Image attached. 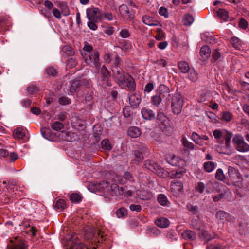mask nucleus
Listing matches in <instances>:
<instances>
[{
	"label": "nucleus",
	"instance_id": "8fccbe9b",
	"mask_svg": "<svg viewBox=\"0 0 249 249\" xmlns=\"http://www.w3.org/2000/svg\"><path fill=\"white\" fill-rule=\"evenodd\" d=\"M64 127L63 124L58 121H56L53 123L51 125V128L52 129L55 131H59L62 129Z\"/></svg>",
	"mask_w": 249,
	"mask_h": 249
},
{
	"label": "nucleus",
	"instance_id": "e2e57ef3",
	"mask_svg": "<svg viewBox=\"0 0 249 249\" xmlns=\"http://www.w3.org/2000/svg\"><path fill=\"white\" fill-rule=\"evenodd\" d=\"M220 56L221 54L220 52L217 50H214V51L213 53L212 54L213 62H216L219 58H220Z\"/></svg>",
	"mask_w": 249,
	"mask_h": 249
},
{
	"label": "nucleus",
	"instance_id": "a19ab883",
	"mask_svg": "<svg viewBox=\"0 0 249 249\" xmlns=\"http://www.w3.org/2000/svg\"><path fill=\"white\" fill-rule=\"evenodd\" d=\"M70 199L73 203H79L82 201V196L77 193H72L70 196Z\"/></svg>",
	"mask_w": 249,
	"mask_h": 249
},
{
	"label": "nucleus",
	"instance_id": "4468645a",
	"mask_svg": "<svg viewBox=\"0 0 249 249\" xmlns=\"http://www.w3.org/2000/svg\"><path fill=\"white\" fill-rule=\"evenodd\" d=\"M170 90L169 87L164 84H160L156 90V93L160 96H162L163 97L168 98L170 96Z\"/></svg>",
	"mask_w": 249,
	"mask_h": 249
},
{
	"label": "nucleus",
	"instance_id": "f3484780",
	"mask_svg": "<svg viewBox=\"0 0 249 249\" xmlns=\"http://www.w3.org/2000/svg\"><path fill=\"white\" fill-rule=\"evenodd\" d=\"M143 159V156L142 153L139 150H135L133 152L131 164L138 165L142 162Z\"/></svg>",
	"mask_w": 249,
	"mask_h": 249
},
{
	"label": "nucleus",
	"instance_id": "774afa93",
	"mask_svg": "<svg viewBox=\"0 0 249 249\" xmlns=\"http://www.w3.org/2000/svg\"><path fill=\"white\" fill-rule=\"evenodd\" d=\"M72 249H89L88 247L83 243L76 244L72 245Z\"/></svg>",
	"mask_w": 249,
	"mask_h": 249
},
{
	"label": "nucleus",
	"instance_id": "a18cd8bd",
	"mask_svg": "<svg viewBox=\"0 0 249 249\" xmlns=\"http://www.w3.org/2000/svg\"><path fill=\"white\" fill-rule=\"evenodd\" d=\"M159 124L163 130L167 129L170 127L169 118L167 117V119H163L162 121H160Z\"/></svg>",
	"mask_w": 249,
	"mask_h": 249
},
{
	"label": "nucleus",
	"instance_id": "338daca9",
	"mask_svg": "<svg viewBox=\"0 0 249 249\" xmlns=\"http://www.w3.org/2000/svg\"><path fill=\"white\" fill-rule=\"evenodd\" d=\"M120 36L122 38H127L130 36V33L127 29H122L119 33Z\"/></svg>",
	"mask_w": 249,
	"mask_h": 249
},
{
	"label": "nucleus",
	"instance_id": "f8f14e48",
	"mask_svg": "<svg viewBox=\"0 0 249 249\" xmlns=\"http://www.w3.org/2000/svg\"><path fill=\"white\" fill-rule=\"evenodd\" d=\"M101 78L103 83V84H105V86H110V74L107 67L103 65L101 69Z\"/></svg>",
	"mask_w": 249,
	"mask_h": 249
},
{
	"label": "nucleus",
	"instance_id": "de8ad7c7",
	"mask_svg": "<svg viewBox=\"0 0 249 249\" xmlns=\"http://www.w3.org/2000/svg\"><path fill=\"white\" fill-rule=\"evenodd\" d=\"M156 32L157 35L155 37L157 40H161L165 37V33L161 28H157Z\"/></svg>",
	"mask_w": 249,
	"mask_h": 249
},
{
	"label": "nucleus",
	"instance_id": "39448f33",
	"mask_svg": "<svg viewBox=\"0 0 249 249\" xmlns=\"http://www.w3.org/2000/svg\"><path fill=\"white\" fill-rule=\"evenodd\" d=\"M117 83L122 88H127L130 91H134L136 89L134 80L129 75H124Z\"/></svg>",
	"mask_w": 249,
	"mask_h": 249
},
{
	"label": "nucleus",
	"instance_id": "473e14b6",
	"mask_svg": "<svg viewBox=\"0 0 249 249\" xmlns=\"http://www.w3.org/2000/svg\"><path fill=\"white\" fill-rule=\"evenodd\" d=\"M211 50L210 48L207 46H203L200 50V55L204 58H208L210 56Z\"/></svg>",
	"mask_w": 249,
	"mask_h": 249
},
{
	"label": "nucleus",
	"instance_id": "49530a36",
	"mask_svg": "<svg viewBox=\"0 0 249 249\" xmlns=\"http://www.w3.org/2000/svg\"><path fill=\"white\" fill-rule=\"evenodd\" d=\"M215 178L220 181H224L226 177L221 169L219 168L217 170L215 173Z\"/></svg>",
	"mask_w": 249,
	"mask_h": 249
},
{
	"label": "nucleus",
	"instance_id": "4c0bfd02",
	"mask_svg": "<svg viewBox=\"0 0 249 249\" xmlns=\"http://www.w3.org/2000/svg\"><path fill=\"white\" fill-rule=\"evenodd\" d=\"M181 142L183 146L187 150H192L194 149V144L188 141L185 137L182 138Z\"/></svg>",
	"mask_w": 249,
	"mask_h": 249
},
{
	"label": "nucleus",
	"instance_id": "37998d69",
	"mask_svg": "<svg viewBox=\"0 0 249 249\" xmlns=\"http://www.w3.org/2000/svg\"><path fill=\"white\" fill-rule=\"evenodd\" d=\"M127 210L124 207L120 208L116 212V214L118 218H122L127 215Z\"/></svg>",
	"mask_w": 249,
	"mask_h": 249
},
{
	"label": "nucleus",
	"instance_id": "680f3d73",
	"mask_svg": "<svg viewBox=\"0 0 249 249\" xmlns=\"http://www.w3.org/2000/svg\"><path fill=\"white\" fill-rule=\"evenodd\" d=\"M51 129L50 128H44L41 129V134L44 138L46 139L50 140L49 135L51 133Z\"/></svg>",
	"mask_w": 249,
	"mask_h": 249
},
{
	"label": "nucleus",
	"instance_id": "72a5a7b5",
	"mask_svg": "<svg viewBox=\"0 0 249 249\" xmlns=\"http://www.w3.org/2000/svg\"><path fill=\"white\" fill-rule=\"evenodd\" d=\"M61 51L67 56H72L74 54L73 49L69 45H65L62 47Z\"/></svg>",
	"mask_w": 249,
	"mask_h": 249
},
{
	"label": "nucleus",
	"instance_id": "9d476101",
	"mask_svg": "<svg viewBox=\"0 0 249 249\" xmlns=\"http://www.w3.org/2000/svg\"><path fill=\"white\" fill-rule=\"evenodd\" d=\"M167 162L172 166L182 167L185 165V160L175 155H169L166 157Z\"/></svg>",
	"mask_w": 249,
	"mask_h": 249
},
{
	"label": "nucleus",
	"instance_id": "e433bc0d",
	"mask_svg": "<svg viewBox=\"0 0 249 249\" xmlns=\"http://www.w3.org/2000/svg\"><path fill=\"white\" fill-rule=\"evenodd\" d=\"M178 68L179 70L182 73H187L189 71V66L188 64L185 61H180L178 63Z\"/></svg>",
	"mask_w": 249,
	"mask_h": 249
},
{
	"label": "nucleus",
	"instance_id": "603ef678",
	"mask_svg": "<svg viewBox=\"0 0 249 249\" xmlns=\"http://www.w3.org/2000/svg\"><path fill=\"white\" fill-rule=\"evenodd\" d=\"M101 147L104 150H110L112 146L110 142L107 139H104L101 142Z\"/></svg>",
	"mask_w": 249,
	"mask_h": 249
},
{
	"label": "nucleus",
	"instance_id": "2f4dec72",
	"mask_svg": "<svg viewBox=\"0 0 249 249\" xmlns=\"http://www.w3.org/2000/svg\"><path fill=\"white\" fill-rule=\"evenodd\" d=\"M230 214L224 211L220 210L216 212V217L217 219L221 220H228Z\"/></svg>",
	"mask_w": 249,
	"mask_h": 249
},
{
	"label": "nucleus",
	"instance_id": "2eb2a0df",
	"mask_svg": "<svg viewBox=\"0 0 249 249\" xmlns=\"http://www.w3.org/2000/svg\"><path fill=\"white\" fill-rule=\"evenodd\" d=\"M112 71L113 72V78L116 82L122 79L124 75L123 70L120 66H112Z\"/></svg>",
	"mask_w": 249,
	"mask_h": 249
},
{
	"label": "nucleus",
	"instance_id": "c9c22d12",
	"mask_svg": "<svg viewBox=\"0 0 249 249\" xmlns=\"http://www.w3.org/2000/svg\"><path fill=\"white\" fill-rule=\"evenodd\" d=\"M182 235L183 237L185 239L194 240L196 238V236L195 232L191 231V230H187L184 231Z\"/></svg>",
	"mask_w": 249,
	"mask_h": 249
},
{
	"label": "nucleus",
	"instance_id": "4be33fe9",
	"mask_svg": "<svg viewBox=\"0 0 249 249\" xmlns=\"http://www.w3.org/2000/svg\"><path fill=\"white\" fill-rule=\"evenodd\" d=\"M101 192H107L111 190V186H109V183L106 181L103 180L99 182L97 185V188Z\"/></svg>",
	"mask_w": 249,
	"mask_h": 249
},
{
	"label": "nucleus",
	"instance_id": "412c9836",
	"mask_svg": "<svg viewBox=\"0 0 249 249\" xmlns=\"http://www.w3.org/2000/svg\"><path fill=\"white\" fill-rule=\"evenodd\" d=\"M82 87V82H81V80L75 79L71 83L70 91L71 93H73L79 90Z\"/></svg>",
	"mask_w": 249,
	"mask_h": 249
},
{
	"label": "nucleus",
	"instance_id": "69168bd1",
	"mask_svg": "<svg viewBox=\"0 0 249 249\" xmlns=\"http://www.w3.org/2000/svg\"><path fill=\"white\" fill-rule=\"evenodd\" d=\"M120 58L118 55H115L111 60L112 62V66H120Z\"/></svg>",
	"mask_w": 249,
	"mask_h": 249
},
{
	"label": "nucleus",
	"instance_id": "5fc2aeb1",
	"mask_svg": "<svg viewBox=\"0 0 249 249\" xmlns=\"http://www.w3.org/2000/svg\"><path fill=\"white\" fill-rule=\"evenodd\" d=\"M77 64V61L75 58H70L67 60V66L70 69L75 67Z\"/></svg>",
	"mask_w": 249,
	"mask_h": 249
},
{
	"label": "nucleus",
	"instance_id": "052dcab7",
	"mask_svg": "<svg viewBox=\"0 0 249 249\" xmlns=\"http://www.w3.org/2000/svg\"><path fill=\"white\" fill-rule=\"evenodd\" d=\"M59 102L61 105H66L71 103V100L67 97H61L59 99Z\"/></svg>",
	"mask_w": 249,
	"mask_h": 249
},
{
	"label": "nucleus",
	"instance_id": "f257e3e1",
	"mask_svg": "<svg viewBox=\"0 0 249 249\" xmlns=\"http://www.w3.org/2000/svg\"><path fill=\"white\" fill-rule=\"evenodd\" d=\"M81 54L87 65L94 66L97 70L99 69L100 64L99 62V53L98 51H95L91 53L81 52Z\"/></svg>",
	"mask_w": 249,
	"mask_h": 249
},
{
	"label": "nucleus",
	"instance_id": "6e6d98bb",
	"mask_svg": "<svg viewBox=\"0 0 249 249\" xmlns=\"http://www.w3.org/2000/svg\"><path fill=\"white\" fill-rule=\"evenodd\" d=\"M189 79L192 81H196L198 78V74L194 70H191L188 75Z\"/></svg>",
	"mask_w": 249,
	"mask_h": 249
},
{
	"label": "nucleus",
	"instance_id": "79ce46f5",
	"mask_svg": "<svg viewBox=\"0 0 249 249\" xmlns=\"http://www.w3.org/2000/svg\"><path fill=\"white\" fill-rule=\"evenodd\" d=\"M233 118V114L229 111H224L222 114V119L226 122H230Z\"/></svg>",
	"mask_w": 249,
	"mask_h": 249
},
{
	"label": "nucleus",
	"instance_id": "393cba45",
	"mask_svg": "<svg viewBox=\"0 0 249 249\" xmlns=\"http://www.w3.org/2000/svg\"><path fill=\"white\" fill-rule=\"evenodd\" d=\"M13 136L17 139H22L25 136V131L22 127H17L13 131Z\"/></svg>",
	"mask_w": 249,
	"mask_h": 249
},
{
	"label": "nucleus",
	"instance_id": "bb28decb",
	"mask_svg": "<svg viewBox=\"0 0 249 249\" xmlns=\"http://www.w3.org/2000/svg\"><path fill=\"white\" fill-rule=\"evenodd\" d=\"M105 234L101 230H98L94 232H93V231H91V233H90L89 235V238L91 239L92 238L96 236L97 238H98L99 241L100 240L102 241L105 240Z\"/></svg>",
	"mask_w": 249,
	"mask_h": 249
},
{
	"label": "nucleus",
	"instance_id": "b1692460",
	"mask_svg": "<svg viewBox=\"0 0 249 249\" xmlns=\"http://www.w3.org/2000/svg\"><path fill=\"white\" fill-rule=\"evenodd\" d=\"M67 207L65 201L63 199H59L56 201L54 205V208L56 211L62 212Z\"/></svg>",
	"mask_w": 249,
	"mask_h": 249
},
{
	"label": "nucleus",
	"instance_id": "6e6552de",
	"mask_svg": "<svg viewBox=\"0 0 249 249\" xmlns=\"http://www.w3.org/2000/svg\"><path fill=\"white\" fill-rule=\"evenodd\" d=\"M86 14L89 20L98 21L102 18L103 14L101 11L97 7H91L87 8Z\"/></svg>",
	"mask_w": 249,
	"mask_h": 249
},
{
	"label": "nucleus",
	"instance_id": "ea45409f",
	"mask_svg": "<svg viewBox=\"0 0 249 249\" xmlns=\"http://www.w3.org/2000/svg\"><path fill=\"white\" fill-rule=\"evenodd\" d=\"M123 178L125 179V180H122L121 182L123 183H124L127 181H129L130 182H134V178L132 175L128 171H126L124 172V175L123 176Z\"/></svg>",
	"mask_w": 249,
	"mask_h": 249
},
{
	"label": "nucleus",
	"instance_id": "a211bd4d",
	"mask_svg": "<svg viewBox=\"0 0 249 249\" xmlns=\"http://www.w3.org/2000/svg\"><path fill=\"white\" fill-rule=\"evenodd\" d=\"M119 11L122 16L127 19H132L133 17L128 6L125 4H122L120 6Z\"/></svg>",
	"mask_w": 249,
	"mask_h": 249
},
{
	"label": "nucleus",
	"instance_id": "3c124183",
	"mask_svg": "<svg viewBox=\"0 0 249 249\" xmlns=\"http://www.w3.org/2000/svg\"><path fill=\"white\" fill-rule=\"evenodd\" d=\"M231 43L233 46L236 49H239L241 45V41L239 38L236 37H233L231 39Z\"/></svg>",
	"mask_w": 249,
	"mask_h": 249
},
{
	"label": "nucleus",
	"instance_id": "f704fd0d",
	"mask_svg": "<svg viewBox=\"0 0 249 249\" xmlns=\"http://www.w3.org/2000/svg\"><path fill=\"white\" fill-rule=\"evenodd\" d=\"M232 135L231 132L226 131V133L222 136L225 141V146L227 148L230 147V142Z\"/></svg>",
	"mask_w": 249,
	"mask_h": 249
},
{
	"label": "nucleus",
	"instance_id": "f03ea898",
	"mask_svg": "<svg viewBox=\"0 0 249 249\" xmlns=\"http://www.w3.org/2000/svg\"><path fill=\"white\" fill-rule=\"evenodd\" d=\"M143 165L145 168L153 172L160 177L164 178L167 177L168 172L153 160H146Z\"/></svg>",
	"mask_w": 249,
	"mask_h": 249
},
{
	"label": "nucleus",
	"instance_id": "9b49d317",
	"mask_svg": "<svg viewBox=\"0 0 249 249\" xmlns=\"http://www.w3.org/2000/svg\"><path fill=\"white\" fill-rule=\"evenodd\" d=\"M27 246L25 241L19 239H15L11 240V243L7 246V249H27Z\"/></svg>",
	"mask_w": 249,
	"mask_h": 249
},
{
	"label": "nucleus",
	"instance_id": "c03bdc74",
	"mask_svg": "<svg viewBox=\"0 0 249 249\" xmlns=\"http://www.w3.org/2000/svg\"><path fill=\"white\" fill-rule=\"evenodd\" d=\"M194 21L193 17L189 14L185 15L183 20V24L186 26L190 25Z\"/></svg>",
	"mask_w": 249,
	"mask_h": 249
},
{
	"label": "nucleus",
	"instance_id": "c85d7f7f",
	"mask_svg": "<svg viewBox=\"0 0 249 249\" xmlns=\"http://www.w3.org/2000/svg\"><path fill=\"white\" fill-rule=\"evenodd\" d=\"M216 16L223 21H227L229 18L228 12L224 9H219L216 12Z\"/></svg>",
	"mask_w": 249,
	"mask_h": 249
},
{
	"label": "nucleus",
	"instance_id": "20e7f679",
	"mask_svg": "<svg viewBox=\"0 0 249 249\" xmlns=\"http://www.w3.org/2000/svg\"><path fill=\"white\" fill-rule=\"evenodd\" d=\"M183 100L182 96L178 93H175L172 97L171 107L175 114H179L182 110Z\"/></svg>",
	"mask_w": 249,
	"mask_h": 249
},
{
	"label": "nucleus",
	"instance_id": "864d4df0",
	"mask_svg": "<svg viewBox=\"0 0 249 249\" xmlns=\"http://www.w3.org/2000/svg\"><path fill=\"white\" fill-rule=\"evenodd\" d=\"M153 64L156 66L165 67L167 65V62L165 59H160L156 60H151Z\"/></svg>",
	"mask_w": 249,
	"mask_h": 249
},
{
	"label": "nucleus",
	"instance_id": "cd10ccee",
	"mask_svg": "<svg viewBox=\"0 0 249 249\" xmlns=\"http://www.w3.org/2000/svg\"><path fill=\"white\" fill-rule=\"evenodd\" d=\"M140 129L136 126L131 127L128 131V135L132 138H137L141 135Z\"/></svg>",
	"mask_w": 249,
	"mask_h": 249
},
{
	"label": "nucleus",
	"instance_id": "13d9d810",
	"mask_svg": "<svg viewBox=\"0 0 249 249\" xmlns=\"http://www.w3.org/2000/svg\"><path fill=\"white\" fill-rule=\"evenodd\" d=\"M83 50L85 52L84 53H91L94 51L93 50L92 46L89 45L87 42L84 43V45L83 48Z\"/></svg>",
	"mask_w": 249,
	"mask_h": 249
},
{
	"label": "nucleus",
	"instance_id": "5701e85b",
	"mask_svg": "<svg viewBox=\"0 0 249 249\" xmlns=\"http://www.w3.org/2000/svg\"><path fill=\"white\" fill-rule=\"evenodd\" d=\"M192 139L196 144L200 146H203L204 144L208 145L207 142H204L202 141L201 136L196 132H193L192 134Z\"/></svg>",
	"mask_w": 249,
	"mask_h": 249
},
{
	"label": "nucleus",
	"instance_id": "4d7b16f0",
	"mask_svg": "<svg viewBox=\"0 0 249 249\" xmlns=\"http://www.w3.org/2000/svg\"><path fill=\"white\" fill-rule=\"evenodd\" d=\"M188 210L193 214H196L197 213L198 209L197 206L188 204L186 206Z\"/></svg>",
	"mask_w": 249,
	"mask_h": 249
},
{
	"label": "nucleus",
	"instance_id": "0eeeda50",
	"mask_svg": "<svg viewBox=\"0 0 249 249\" xmlns=\"http://www.w3.org/2000/svg\"><path fill=\"white\" fill-rule=\"evenodd\" d=\"M227 174V178L235 185L239 183H241L243 180L238 170L232 166L228 167Z\"/></svg>",
	"mask_w": 249,
	"mask_h": 249
},
{
	"label": "nucleus",
	"instance_id": "dca6fc26",
	"mask_svg": "<svg viewBox=\"0 0 249 249\" xmlns=\"http://www.w3.org/2000/svg\"><path fill=\"white\" fill-rule=\"evenodd\" d=\"M141 114L142 118L145 120H152L155 118V114L153 111L146 107L142 108Z\"/></svg>",
	"mask_w": 249,
	"mask_h": 249
},
{
	"label": "nucleus",
	"instance_id": "09e8293b",
	"mask_svg": "<svg viewBox=\"0 0 249 249\" xmlns=\"http://www.w3.org/2000/svg\"><path fill=\"white\" fill-rule=\"evenodd\" d=\"M206 189L205 184L201 182L197 183L195 187V190L196 192H198L200 194L203 193Z\"/></svg>",
	"mask_w": 249,
	"mask_h": 249
},
{
	"label": "nucleus",
	"instance_id": "0e129e2a",
	"mask_svg": "<svg viewBox=\"0 0 249 249\" xmlns=\"http://www.w3.org/2000/svg\"><path fill=\"white\" fill-rule=\"evenodd\" d=\"M38 90V88L35 85H31L28 87L27 91L31 94L36 93Z\"/></svg>",
	"mask_w": 249,
	"mask_h": 249
},
{
	"label": "nucleus",
	"instance_id": "423d86ee",
	"mask_svg": "<svg viewBox=\"0 0 249 249\" xmlns=\"http://www.w3.org/2000/svg\"><path fill=\"white\" fill-rule=\"evenodd\" d=\"M111 190L113 195L124 197L131 196L133 194V192L131 190L126 191L125 187H120L118 185L115 183L111 184Z\"/></svg>",
	"mask_w": 249,
	"mask_h": 249
},
{
	"label": "nucleus",
	"instance_id": "7c9ffc66",
	"mask_svg": "<svg viewBox=\"0 0 249 249\" xmlns=\"http://www.w3.org/2000/svg\"><path fill=\"white\" fill-rule=\"evenodd\" d=\"M158 201L161 205L163 206H167L170 203L167 196L163 194L158 195Z\"/></svg>",
	"mask_w": 249,
	"mask_h": 249
},
{
	"label": "nucleus",
	"instance_id": "aec40b11",
	"mask_svg": "<svg viewBox=\"0 0 249 249\" xmlns=\"http://www.w3.org/2000/svg\"><path fill=\"white\" fill-rule=\"evenodd\" d=\"M186 172V169L184 168H180L175 171H172L169 173V176L172 178H180Z\"/></svg>",
	"mask_w": 249,
	"mask_h": 249
},
{
	"label": "nucleus",
	"instance_id": "ddd939ff",
	"mask_svg": "<svg viewBox=\"0 0 249 249\" xmlns=\"http://www.w3.org/2000/svg\"><path fill=\"white\" fill-rule=\"evenodd\" d=\"M142 19L143 23L148 26H157L159 25H160V22L155 18L148 15L143 16Z\"/></svg>",
	"mask_w": 249,
	"mask_h": 249
},
{
	"label": "nucleus",
	"instance_id": "58836bf2",
	"mask_svg": "<svg viewBox=\"0 0 249 249\" xmlns=\"http://www.w3.org/2000/svg\"><path fill=\"white\" fill-rule=\"evenodd\" d=\"M215 168V164L213 161H208L204 163V170L208 172H211Z\"/></svg>",
	"mask_w": 249,
	"mask_h": 249
},
{
	"label": "nucleus",
	"instance_id": "a878e982",
	"mask_svg": "<svg viewBox=\"0 0 249 249\" xmlns=\"http://www.w3.org/2000/svg\"><path fill=\"white\" fill-rule=\"evenodd\" d=\"M155 223L158 227L162 228L167 227L170 224L169 221L164 217L157 218L155 221Z\"/></svg>",
	"mask_w": 249,
	"mask_h": 249
},
{
	"label": "nucleus",
	"instance_id": "6ab92c4d",
	"mask_svg": "<svg viewBox=\"0 0 249 249\" xmlns=\"http://www.w3.org/2000/svg\"><path fill=\"white\" fill-rule=\"evenodd\" d=\"M171 189L175 193L180 192L183 189L182 183L179 180H173L171 182Z\"/></svg>",
	"mask_w": 249,
	"mask_h": 249
},
{
	"label": "nucleus",
	"instance_id": "1a4fd4ad",
	"mask_svg": "<svg viewBox=\"0 0 249 249\" xmlns=\"http://www.w3.org/2000/svg\"><path fill=\"white\" fill-rule=\"evenodd\" d=\"M129 102L132 107L137 108L141 102V95L138 92H132L128 94Z\"/></svg>",
	"mask_w": 249,
	"mask_h": 249
},
{
	"label": "nucleus",
	"instance_id": "bf43d9fd",
	"mask_svg": "<svg viewBox=\"0 0 249 249\" xmlns=\"http://www.w3.org/2000/svg\"><path fill=\"white\" fill-rule=\"evenodd\" d=\"M46 73L48 76H52L53 77L56 75L57 72L56 70L53 67H50L46 70Z\"/></svg>",
	"mask_w": 249,
	"mask_h": 249
},
{
	"label": "nucleus",
	"instance_id": "7ed1b4c3",
	"mask_svg": "<svg viewBox=\"0 0 249 249\" xmlns=\"http://www.w3.org/2000/svg\"><path fill=\"white\" fill-rule=\"evenodd\" d=\"M232 142L237 151L240 152L249 151V145L245 142L244 138L241 135H235L232 139Z\"/></svg>",
	"mask_w": 249,
	"mask_h": 249
},
{
	"label": "nucleus",
	"instance_id": "c756f323",
	"mask_svg": "<svg viewBox=\"0 0 249 249\" xmlns=\"http://www.w3.org/2000/svg\"><path fill=\"white\" fill-rule=\"evenodd\" d=\"M162 102V98L157 93L155 95L152 96L150 98V103L155 107H159Z\"/></svg>",
	"mask_w": 249,
	"mask_h": 249
}]
</instances>
